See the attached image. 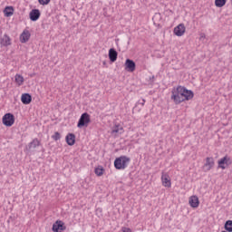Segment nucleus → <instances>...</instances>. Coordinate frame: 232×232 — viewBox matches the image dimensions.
<instances>
[{"label": "nucleus", "instance_id": "24", "mask_svg": "<svg viewBox=\"0 0 232 232\" xmlns=\"http://www.w3.org/2000/svg\"><path fill=\"white\" fill-rule=\"evenodd\" d=\"M111 133H122V127L116 125L112 128Z\"/></svg>", "mask_w": 232, "mask_h": 232}, {"label": "nucleus", "instance_id": "11", "mask_svg": "<svg viewBox=\"0 0 232 232\" xmlns=\"http://www.w3.org/2000/svg\"><path fill=\"white\" fill-rule=\"evenodd\" d=\"M41 141H39V140L34 139L33 140V141H31L28 146L26 147V150L28 151H34V150H35V148H37L38 146H40Z\"/></svg>", "mask_w": 232, "mask_h": 232}, {"label": "nucleus", "instance_id": "18", "mask_svg": "<svg viewBox=\"0 0 232 232\" xmlns=\"http://www.w3.org/2000/svg\"><path fill=\"white\" fill-rule=\"evenodd\" d=\"M21 102L23 104H30V102H32V95H30V93L22 94Z\"/></svg>", "mask_w": 232, "mask_h": 232}, {"label": "nucleus", "instance_id": "21", "mask_svg": "<svg viewBox=\"0 0 232 232\" xmlns=\"http://www.w3.org/2000/svg\"><path fill=\"white\" fill-rule=\"evenodd\" d=\"M227 3V0H215V5L218 8H222V6H225Z\"/></svg>", "mask_w": 232, "mask_h": 232}, {"label": "nucleus", "instance_id": "19", "mask_svg": "<svg viewBox=\"0 0 232 232\" xmlns=\"http://www.w3.org/2000/svg\"><path fill=\"white\" fill-rule=\"evenodd\" d=\"M4 14L5 17H12L14 15V7L13 6H6L4 9Z\"/></svg>", "mask_w": 232, "mask_h": 232}, {"label": "nucleus", "instance_id": "15", "mask_svg": "<svg viewBox=\"0 0 232 232\" xmlns=\"http://www.w3.org/2000/svg\"><path fill=\"white\" fill-rule=\"evenodd\" d=\"M162 184L165 188H171V180L169 179V176L168 174H162L161 176Z\"/></svg>", "mask_w": 232, "mask_h": 232}, {"label": "nucleus", "instance_id": "16", "mask_svg": "<svg viewBox=\"0 0 232 232\" xmlns=\"http://www.w3.org/2000/svg\"><path fill=\"white\" fill-rule=\"evenodd\" d=\"M1 46H10L12 44V40L8 34H5L0 40Z\"/></svg>", "mask_w": 232, "mask_h": 232}, {"label": "nucleus", "instance_id": "17", "mask_svg": "<svg viewBox=\"0 0 232 232\" xmlns=\"http://www.w3.org/2000/svg\"><path fill=\"white\" fill-rule=\"evenodd\" d=\"M65 140L68 146H73V144H75V134L68 133L67 136L65 137Z\"/></svg>", "mask_w": 232, "mask_h": 232}, {"label": "nucleus", "instance_id": "5", "mask_svg": "<svg viewBox=\"0 0 232 232\" xmlns=\"http://www.w3.org/2000/svg\"><path fill=\"white\" fill-rule=\"evenodd\" d=\"M218 168H220L221 169H226L227 166H230V164H232L231 158L225 156L224 158L218 161Z\"/></svg>", "mask_w": 232, "mask_h": 232}, {"label": "nucleus", "instance_id": "13", "mask_svg": "<svg viewBox=\"0 0 232 232\" xmlns=\"http://www.w3.org/2000/svg\"><path fill=\"white\" fill-rule=\"evenodd\" d=\"M30 37H31L30 31L24 30V32L20 35V41L21 43H28V41H30Z\"/></svg>", "mask_w": 232, "mask_h": 232}, {"label": "nucleus", "instance_id": "25", "mask_svg": "<svg viewBox=\"0 0 232 232\" xmlns=\"http://www.w3.org/2000/svg\"><path fill=\"white\" fill-rule=\"evenodd\" d=\"M53 140H59L61 139V133L54 132V135H53Z\"/></svg>", "mask_w": 232, "mask_h": 232}, {"label": "nucleus", "instance_id": "1", "mask_svg": "<svg viewBox=\"0 0 232 232\" xmlns=\"http://www.w3.org/2000/svg\"><path fill=\"white\" fill-rule=\"evenodd\" d=\"M194 96L193 91L188 90L186 87L178 86L172 89L170 99L175 104H180L184 101H191Z\"/></svg>", "mask_w": 232, "mask_h": 232}, {"label": "nucleus", "instance_id": "4", "mask_svg": "<svg viewBox=\"0 0 232 232\" xmlns=\"http://www.w3.org/2000/svg\"><path fill=\"white\" fill-rule=\"evenodd\" d=\"M2 122L4 126L10 128L11 126H14V122H15V116L10 112L5 113L2 118Z\"/></svg>", "mask_w": 232, "mask_h": 232}, {"label": "nucleus", "instance_id": "6", "mask_svg": "<svg viewBox=\"0 0 232 232\" xmlns=\"http://www.w3.org/2000/svg\"><path fill=\"white\" fill-rule=\"evenodd\" d=\"M66 229V227L64 226V222L61 220H57L53 225V232H62Z\"/></svg>", "mask_w": 232, "mask_h": 232}, {"label": "nucleus", "instance_id": "23", "mask_svg": "<svg viewBox=\"0 0 232 232\" xmlns=\"http://www.w3.org/2000/svg\"><path fill=\"white\" fill-rule=\"evenodd\" d=\"M224 227L226 231L232 232V220H227Z\"/></svg>", "mask_w": 232, "mask_h": 232}, {"label": "nucleus", "instance_id": "26", "mask_svg": "<svg viewBox=\"0 0 232 232\" xmlns=\"http://www.w3.org/2000/svg\"><path fill=\"white\" fill-rule=\"evenodd\" d=\"M38 3L44 5H48L50 3V0H38Z\"/></svg>", "mask_w": 232, "mask_h": 232}, {"label": "nucleus", "instance_id": "28", "mask_svg": "<svg viewBox=\"0 0 232 232\" xmlns=\"http://www.w3.org/2000/svg\"><path fill=\"white\" fill-rule=\"evenodd\" d=\"M199 39L200 41H204L206 39V34H201Z\"/></svg>", "mask_w": 232, "mask_h": 232}, {"label": "nucleus", "instance_id": "2", "mask_svg": "<svg viewBox=\"0 0 232 232\" xmlns=\"http://www.w3.org/2000/svg\"><path fill=\"white\" fill-rule=\"evenodd\" d=\"M130 160L131 159L128 158V156H121L119 158H116L114 160V168L116 169H126Z\"/></svg>", "mask_w": 232, "mask_h": 232}, {"label": "nucleus", "instance_id": "30", "mask_svg": "<svg viewBox=\"0 0 232 232\" xmlns=\"http://www.w3.org/2000/svg\"><path fill=\"white\" fill-rule=\"evenodd\" d=\"M103 64H106V62H103Z\"/></svg>", "mask_w": 232, "mask_h": 232}, {"label": "nucleus", "instance_id": "29", "mask_svg": "<svg viewBox=\"0 0 232 232\" xmlns=\"http://www.w3.org/2000/svg\"><path fill=\"white\" fill-rule=\"evenodd\" d=\"M145 102H146V100L142 99L141 101L138 102V104H141V106H144Z\"/></svg>", "mask_w": 232, "mask_h": 232}, {"label": "nucleus", "instance_id": "14", "mask_svg": "<svg viewBox=\"0 0 232 232\" xmlns=\"http://www.w3.org/2000/svg\"><path fill=\"white\" fill-rule=\"evenodd\" d=\"M118 55H119V53H117V51L114 48H111L109 50V59L111 63H115V61H117Z\"/></svg>", "mask_w": 232, "mask_h": 232}, {"label": "nucleus", "instance_id": "10", "mask_svg": "<svg viewBox=\"0 0 232 232\" xmlns=\"http://www.w3.org/2000/svg\"><path fill=\"white\" fill-rule=\"evenodd\" d=\"M29 17L31 21H37L41 17V11L39 9H33L29 14Z\"/></svg>", "mask_w": 232, "mask_h": 232}, {"label": "nucleus", "instance_id": "20", "mask_svg": "<svg viewBox=\"0 0 232 232\" xmlns=\"http://www.w3.org/2000/svg\"><path fill=\"white\" fill-rule=\"evenodd\" d=\"M15 79V82H17V84H19V86H21V84H23L24 82V78L23 76H21V74H16L14 76Z\"/></svg>", "mask_w": 232, "mask_h": 232}, {"label": "nucleus", "instance_id": "27", "mask_svg": "<svg viewBox=\"0 0 232 232\" xmlns=\"http://www.w3.org/2000/svg\"><path fill=\"white\" fill-rule=\"evenodd\" d=\"M121 232H131V228L123 227H121Z\"/></svg>", "mask_w": 232, "mask_h": 232}, {"label": "nucleus", "instance_id": "22", "mask_svg": "<svg viewBox=\"0 0 232 232\" xmlns=\"http://www.w3.org/2000/svg\"><path fill=\"white\" fill-rule=\"evenodd\" d=\"M94 173L98 176V177H102L103 173H104V169L102 167H98L94 169Z\"/></svg>", "mask_w": 232, "mask_h": 232}, {"label": "nucleus", "instance_id": "12", "mask_svg": "<svg viewBox=\"0 0 232 232\" xmlns=\"http://www.w3.org/2000/svg\"><path fill=\"white\" fill-rule=\"evenodd\" d=\"M188 204L191 208H198L200 201L198 200V197L191 196L188 199Z\"/></svg>", "mask_w": 232, "mask_h": 232}, {"label": "nucleus", "instance_id": "3", "mask_svg": "<svg viewBox=\"0 0 232 232\" xmlns=\"http://www.w3.org/2000/svg\"><path fill=\"white\" fill-rule=\"evenodd\" d=\"M90 122H92V120L90 119V114H88V112H84L81 115L79 121H78V124L77 127L78 128H88V124H90Z\"/></svg>", "mask_w": 232, "mask_h": 232}, {"label": "nucleus", "instance_id": "7", "mask_svg": "<svg viewBox=\"0 0 232 232\" xmlns=\"http://www.w3.org/2000/svg\"><path fill=\"white\" fill-rule=\"evenodd\" d=\"M174 34L178 37H182V35L186 34V26L184 25V24H179L178 26H176L174 28Z\"/></svg>", "mask_w": 232, "mask_h": 232}, {"label": "nucleus", "instance_id": "8", "mask_svg": "<svg viewBox=\"0 0 232 232\" xmlns=\"http://www.w3.org/2000/svg\"><path fill=\"white\" fill-rule=\"evenodd\" d=\"M136 64L135 62L131 59H127L125 61V70L127 72H135V68H136Z\"/></svg>", "mask_w": 232, "mask_h": 232}, {"label": "nucleus", "instance_id": "9", "mask_svg": "<svg viewBox=\"0 0 232 232\" xmlns=\"http://www.w3.org/2000/svg\"><path fill=\"white\" fill-rule=\"evenodd\" d=\"M215 166V160L213 158L208 157L206 159V163L204 164L205 171H209Z\"/></svg>", "mask_w": 232, "mask_h": 232}]
</instances>
